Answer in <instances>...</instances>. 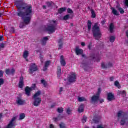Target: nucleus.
<instances>
[{
  "label": "nucleus",
  "instance_id": "nucleus-1",
  "mask_svg": "<svg viewBox=\"0 0 128 128\" xmlns=\"http://www.w3.org/2000/svg\"><path fill=\"white\" fill-rule=\"evenodd\" d=\"M14 4L18 8V16L22 18L25 24H30V14H32V6L22 3V0H15Z\"/></svg>",
  "mask_w": 128,
  "mask_h": 128
},
{
  "label": "nucleus",
  "instance_id": "nucleus-2",
  "mask_svg": "<svg viewBox=\"0 0 128 128\" xmlns=\"http://www.w3.org/2000/svg\"><path fill=\"white\" fill-rule=\"evenodd\" d=\"M92 31L94 36L96 40H98L102 36V34H100V24H98L96 23L94 24L92 28Z\"/></svg>",
  "mask_w": 128,
  "mask_h": 128
},
{
  "label": "nucleus",
  "instance_id": "nucleus-3",
  "mask_svg": "<svg viewBox=\"0 0 128 128\" xmlns=\"http://www.w3.org/2000/svg\"><path fill=\"white\" fill-rule=\"evenodd\" d=\"M40 91H38L33 96V98L34 100L33 104L34 106H38V105L40 104V102H42V98L38 97L40 96Z\"/></svg>",
  "mask_w": 128,
  "mask_h": 128
},
{
  "label": "nucleus",
  "instance_id": "nucleus-4",
  "mask_svg": "<svg viewBox=\"0 0 128 128\" xmlns=\"http://www.w3.org/2000/svg\"><path fill=\"white\" fill-rule=\"evenodd\" d=\"M100 92H102V89L100 88H98V92L96 95H94L91 98V102L92 104H96L98 100V98H100Z\"/></svg>",
  "mask_w": 128,
  "mask_h": 128
},
{
  "label": "nucleus",
  "instance_id": "nucleus-5",
  "mask_svg": "<svg viewBox=\"0 0 128 128\" xmlns=\"http://www.w3.org/2000/svg\"><path fill=\"white\" fill-rule=\"evenodd\" d=\"M56 24V21H52L51 24L46 28V30L48 32V34H52L56 30V27L54 26Z\"/></svg>",
  "mask_w": 128,
  "mask_h": 128
},
{
  "label": "nucleus",
  "instance_id": "nucleus-6",
  "mask_svg": "<svg viewBox=\"0 0 128 128\" xmlns=\"http://www.w3.org/2000/svg\"><path fill=\"white\" fill-rule=\"evenodd\" d=\"M68 80L69 82H76V74L74 72L70 73L68 78Z\"/></svg>",
  "mask_w": 128,
  "mask_h": 128
},
{
  "label": "nucleus",
  "instance_id": "nucleus-7",
  "mask_svg": "<svg viewBox=\"0 0 128 128\" xmlns=\"http://www.w3.org/2000/svg\"><path fill=\"white\" fill-rule=\"evenodd\" d=\"M34 88H36V84H33L31 88L26 86L25 88L26 94V96H30V92H32V90H34Z\"/></svg>",
  "mask_w": 128,
  "mask_h": 128
},
{
  "label": "nucleus",
  "instance_id": "nucleus-8",
  "mask_svg": "<svg viewBox=\"0 0 128 128\" xmlns=\"http://www.w3.org/2000/svg\"><path fill=\"white\" fill-rule=\"evenodd\" d=\"M118 118H122L120 121L121 124H124L126 122V120H124V112L122 111H119L118 113Z\"/></svg>",
  "mask_w": 128,
  "mask_h": 128
},
{
  "label": "nucleus",
  "instance_id": "nucleus-9",
  "mask_svg": "<svg viewBox=\"0 0 128 128\" xmlns=\"http://www.w3.org/2000/svg\"><path fill=\"white\" fill-rule=\"evenodd\" d=\"M38 70V67H36V64H30L29 72L30 74H32L33 72H36Z\"/></svg>",
  "mask_w": 128,
  "mask_h": 128
},
{
  "label": "nucleus",
  "instance_id": "nucleus-10",
  "mask_svg": "<svg viewBox=\"0 0 128 128\" xmlns=\"http://www.w3.org/2000/svg\"><path fill=\"white\" fill-rule=\"evenodd\" d=\"M107 100H109V102L114 100V94H112V93H108L107 94Z\"/></svg>",
  "mask_w": 128,
  "mask_h": 128
},
{
  "label": "nucleus",
  "instance_id": "nucleus-11",
  "mask_svg": "<svg viewBox=\"0 0 128 128\" xmlns=\"http://www.w3.org/2000/svg\"><path fill=\"white\" fill-rule=\"evenodd\" d=\"M18 86L20 88H24V77L22 76L20 77Z\"/></svg>",
  "mask_w": 128,
  "mask_h": 128
},
{
  "label": "nucleus",
  "instance_id": "nucleus-12",
  "mask_svg": "<svg viewBox=\"0 0 128 128\" xmlns=\"http://www.w3.org/2000/svg\"><path fill=\"white\" fill-rule=\"evenodd\" d=\"M76 52L77 56H78L80 54H82L83 50H82L80 49L78 47H76Z\"/></svg>",
  "mask_w": 128,
  "mask_h": 128
},
{
  "label": "nucleus",
  "instance_id": "nucleus-13",
  "mask_svg": "<svg viewBox=\"0 0 128 128\" xmlns=\"http://www.w3.org/2000/svg\"><path fill=\"white\" fill-rule=\"evenodd\" d=\"M30 54V52L28 50H25L23 52V58H25L26 60H28V54Z\"/></svg>",
  "mask_w": 128,
  "mask_h": 128
},
{
  "label": "nucleus",
  "instance_id": "nucleus-14",
  "mask_svg": "<svg viewBox=\"0 0 128 128\" xmlns=\"http://www.w3.org/2000/svg\"><path fill=\"white\" fill-rule=\"evenodd\" d=\"M60 62L61 66H66V62L64 61V56H60Z\"/></svg>",
  "mask_w": 128,
  "mask_h": 128
},
{
  "label": "nucleus",
  "instance_id": "nucleus-15",
  "mask_svg": "<svg viewBox=\"0 0 128 128\" xmlns=\"http://www.w3.org/2000/svg\"><path fill=\"white\" fill-rule=\"evenodd\" d=\"M16 102L18 104H24V101L20 98H17Z\"/></svg>",
  "mask_w": 128,
  "mask_h": 128
},
{
  "label": "nucleus",
  "instance_id": "nucleus-16",
  "mask_svg": "<svg viewBox=\"0 0 128 128\" xmlns=\"http://www.w3.org/2000/svg\"><path fill=\"white\" fill-rule=\"evenodd\" d=\"M50 61H46L45 62L44 66L43 68V70H46V69L48 68V66H50Z\"/></svg>",
  "mask_w": 128,
  "mask_h": 128
},
{
  "label": "nucleus",
  "instance_id": "nucleus-17",
  "mask_svg": "<svg viewBox=\"0 0 128 128\" xmlns=\"http://www.w3.org/2000/svg\"><path fill=\"white\" fill-rule=\"evenodd\" d=\"M62 74V69L60 67L58 66L57 68V76L60 77V74Z\"/></svg>",
  "mask_w": 128,
  "mask_h": 128
},
{
  "label": "nucleus",
  "instance_id": "nucleus-18",
  "mask_svg": "<svg viewBox=\"0 0 128 128\" xmlns=\"http://www.w3.org/2000/svg\"><path fill=\"white\" fill-rule=\"evenodd\" d=\"M117 94L120 95L121 94L122 96H126V91L124 90H118Z\"/></svg>",
  "mask_w": 128,
  "mask_h": 128
},
{
  "label": "nucleus",
  "instance_id": "nucleus-19",
  "mask_svg": "<svg viewBox=\"0 0 128 128\" xmlns=\"http://www.w3.org/2000/svg\"><path fill=\"white\" fill-rule=\"evenodd\" d=\"M62 116L61 115H60L58 118H53V120H54V122H58V120H62Z\"/></svg>",
  "mask_w": 128,
  "mask_h": 128
},
{
  "label": "nucleus",
  "instance_id": "nucleus-20",
  "mask_svg": "<svg viewBox=\"0 0 128 128\" xmlns=\"http://www.w3.org/2000/svg\"><path fill=\"white\" fill-rule=\"evenodd\" d=\"M48 40V37H44L42 38V44H46V41Z\"/></svg>",
  "mask_w": 128,
  "mask_h": 128
},
{
  "label": "nucleus",
  "instance_id": "nucleus-21",
  "mask_svg": "<svg viewBox=\"0 0 128 128\" xmlns=\"http://www.w3.org/2000/svg\"><path fill=\"white\" fill-rule=\"evenodd\" d=\"M58 50H61L62 48V40H60L58 41Z\"/></svg>",
  "mask_w": 128,
  "mask_h": 128
},
{
  "label": "nucleus",
  "instance_id": "nucleus-22",
  "mask_svg": "<svg viewBox=\"0 0 128 128\" xmlns=\"http://www.w3.org/2000/svg\"><path fill=\"white\" fill-rule=\"evenodd\" d=\"M88 30H90V28H92V22L90 20H88Z\"/></svg>",
  "mask_w": 128,
  "mask_h": 128
},
{
  "label": "nucleus",
  "instance_id": "nucleus-23",
  "mask_svg": "<svg viewBox=\"0 0 128 128\" xmlns=\"http://www.w3.org/2000/svg\"><path fill=\"white\" fill-rule=\"evenodd\" d=\"M78 102H86V99L84 98V97H78Z\"/></svg>",
  "mask_w": 128,
  "mask_h": 128
},
{
  "label": "nucleus",
  "instance_id": "nucleus-24",
  "mask_svg": "<svg viewBox=\"0 0 128 128\" xmlns=\"http://www.w3.org/2000/svg\"><path fill=\"white\" fill-rule=\"evenodd\" d=\"M78 112H84V105H81L78 109Z\"/></svg>",
  "mask_w": 128,
  "mask_h": 128
},
{
  "label": "nucleus",
  "instance_id": "nucleus-25",
  "mask_svg": "<svg viewBox=\"0 0 128 128\" xmlns=\"http://www.w3.org/2000/svg\"><path fill=\"white\" fill-rule=\"evenodd\" d=\"M66 11V8H60L58 10V14H62V12H64Z\"/></svg>",
  "mask_w": 128,
  "mask_h": 128
},
{
  "label": "nucleus",
  "instance_id": "nucleus-26",
  "mask_svg": "<svg viewBox=\"0 0 128 128\" xmlns=\"http://www.w3.org/2000/svg\"><path fill=\"white\" fill-rule=\"evenodd\" d=\"M24 118H26V115L22 113L20 114V118H19V120H24Z\"/></svg>",
  "mask_w": 128,
  "mask_h": 128
},
{
  "label": "nucleus",
  "instance_id": "nucleus-27",
  "mask_svg": "<svg viewBox=\"0 0 128 128\" xmlns=\"http://www.w3.org/2000/svg\"><path fill=\"white\" fill-rule=\"evenodd\" d=\"M112 12L114 14H115L116 16H118V11H116V9H114V8H112Z\"/></svg>",
  "mask_w": 128,
  "mask_h": 128
},
{
  "label": "nucleus",
  "instance_id": "nucleus-28",
  "mask_svg": "<svg viewBox=\"0 0 128 128\" xmlns=\"http://www.w3.org/2000/svg\"><path fill=\"white\" fill-rule=\"evenodd\" d=\"M90 12L92 14V18H96V13L94 12V11L93 10H91Z\"/></svg>",
  "mask_w": 128,
  "mask_h": 128
},
{
  "label": "nucleus",
  "instance_id": "nucleus-29",
  "mask_svg": "<svg viewBox=\"0 0 128 128\" xmlns=\"http://www.w3.org/2000/svg\"><path fill=\"white\" fill-rule=\"evenodd\" d=\"M114 86H116L118 88H120V82H118V81H115Z\"/></svg>",
  "mask_w": 128,
  "mask_h": 128
},
{
  "label": "nucleus",
  "instance_id": "nucleus-30",
  "mask_svg": "<svg viewBox=\"0 0 128 128\" xmlns=\"http://www.w3.org/2000/svg\"><path fill=\"white\" fill-rule=\"evenodd\" d=\"M112 30H114V24L112 23L110 26V32H112Z\"/></svg>",
  "mask_w": 128,
  "mask_h": 128
},
{
  "label": "nucleus",
  "instance_id": "nucleus-31",
  "mask_svg": "<svg viewBox=\"0 0 128 128\" xmlns=\"http://www.w3.org/2000/svg\"><path fill=\"white\" fill-rule=\"evenodd\" d=\"M72 110L70 108H68L66 110V113L68 114H72Z\"/></svg>",
  "mask_w": 128,
  "mask_h": 128
},
{
  "label": "nucleus",
  "instance_id": "nucleus-32",
  "mask_svg": "<svg viewBox=\"0 0 128 128\" xmlns=\"http://www.w3.org/2000/svg\"><path fill=\"white\" fill-rule=\"evenodd\" d=\"M114 40H116V38L114 36H110V40L111 42H114Z\"/></svg>",
  "mask_w": 128,
  "mask_h": 128
},
{
  "label": "nucleus",
  "instance_id": "nucleus-33",
  "mask_svg": "<svg viewBox=\"0 0 128 128\" xmlns=\"http://www.w3.org/2000/svg\"><path fill=\"white\" fill-rule=\"evenodd\" d=\"M59 126L60 128H66V124H64V123H60L59 124Z\"/></svg>",
  "mask_w": 128,
  "mask_h": 128
},
{
  "label": "nucleus",
  "instance_id": "nucleus-34",
  "mask_svg": "<svg viewBox=\"0 0 128 128\" xmlns=\"http://www.w3.org/2000/svg\"><path fill=\"white\" fill-rule=\"evenodd\" d=\"M46 6H54V3L52 2H47Z\"/></svg>",
  "mask_w": 128,
  "mask_h": 128
},
{
  "label": "nucleus",
  "instance_id": "nucleus-35",
  "mask_svg": "<svg viewBox=\"0 0 128 128\" xmlns=\"http://www.w3.org/2000/svg\"><path fill=\"white\" fill-rule=\"evenodd\" d=\"M41 83L42 84V85L44 86H46V80H42Z\"/></svg>",
  "mask_w": 128,
  "mask_h": 128
},
{
  "label": "nucleus",
  "instance_id": "nucleus-36",
  "mask_svg": "<svg viewBox=\"0 0 128 128\" xmlns=\"http://www.w3.org/2000/svg\"><path fill=\"white\" fill-rule=\"evenodd\" d=\"M69 18H70V15L67 14L64 17L63 20H68Z\"/></svg>",
  "mask_w": 128,
  "mask_h": 128
},
{
  "label": "nucleus",
  "instance_id": "nucleus-37",
  "mask_svg": "<svg viewBox=\"0 0 128 128\" xmlns=\"http://www.w3.org/2000/svg\"><path fill=\"white\" fill-rule=\"evenodd\" d=\"M102 68H108V65L104 63H102Z\"/></svg>",
  "mask_w": 128,
  "mask_h": 128
},
{
  "label": "nucleus",
  "instance_id": "nucleus-38",
  "mask_svg": "<svg viewBox=\"0 0 128 128\" xmlns=\"http://www.w3.org/2000/svg\"><path fill=\"white\" fill-rule=\"evenodd\" d=\"M58 112H64V108H58Z\"/></svg>",
  "mask_w": 128,
  "mask_h": 128
},
{
  "label": "nucleus",
  "instance_id": "nucleus-39",
  "mask_svg": "<svg viewBox=\"0 0 128 128\" xmlns=\"http://www.w3.org/2000/svg\"><path fill=\"white\" fill-rule=\"evenodd\" d=\"M6 74H10V70L6 69Z\"/></svg>",
  "mask_w": 128,
  "mask_h": 128
},
{
  "label": "nucleus",
  "instance_id": "nucleus-40",
  "mask_svg": "<svg viewBox=\"0 0 128 128\" xmlns=\"http://www.w3.org/2000/svg\"><path fill=\"white\" fill-rule=\"evenodd\" d=\"M14 72H16V70L14 68H12L10 70V74H14Z\"/></svg>",
  "mask_w": 128,
  "mask_h": 128
},
{
  "label": "nucleus",
  "instance_id": "nucleus-41",
  "mask_svg": "<svg viewBox=\"0 0 128 128\" xmlns=\"http://www.w3.org/2000/svg\"><path fill=\"white\" fill-rule=\"evenodd\" d=\"M118 10L120 12V14H124V11L122 8H118Z\"/></svg>",
  "mask_w": 128,
  "mask_h": 128
},
{
  "label": "nucleus",
  "instance_id": "nucleus-42",
  "mask_svg": "<svg viewBox=\"0 0 128 128\" xmlns=\"http://www.w3.org/2000/svg\"><path fill=\"white\" fill-rule=\"evenodd\" d=\"M86 122V116H84L82 118V122Z\"/></svg>",
  "mask_w": 128,
  "mask_h": 128
},
{
  "label": "nucleus",
  "instance_id": "nucleus-43",
  "mask_svg": "<svg viewBox=\"0 0 128 128\" xmlns=\"http://www.w3.org/2000/svg\"><path fill=\"white\" fill-rule=\"evenodd\" d=\"M4 48V44H0V50H2Z\"/></svg>",
  "mask_w": 128,
  "mask_h": 128
},
{
  "label": "nucleus",
  "instance_id": "nucleus-44",
  "mask_svg": "<svg viewBox=\"0 0 128 128\" xmlns=\"http://www.w3.org/2000/svg\"><path fill=\"white\" fill-rule=\"evenodd\" d=\"M67 12L68 14H72V10L70 8H68Z\"/></svg>",
  "mask_w": 128,
  "mask_h": 128
},
{
  "label": "nucleus",
  "instance_id": "nucleus-45",
  "mask_svg": "<svg viewBox=\"0 0 128 128\" xmlns=\"http://www.w3.org/2000/svg\"><path fill=\"white\" fill-rule=\"evenodd\" d=\"M93 122H94L95 124H96V122H98V118H96L95 120H93Z\"/></svg>",
  "mask_w": 128,
  "mask_h": 128
},
{
  "label": "nucleus",
  "instance_id": "nucleus-46",
  "mask_svg": "<svg viewBox=\"0 0 128 128\" xmlns=\"http://www.w3.org/2000/svg\"><path fill=\"white\" fill-rule=\"evenodd\" d=\"M99 101H100V104H102V102H104V99L100 98L99 100Z\"/></svg>",
  "mask_w": 128,
  "mask_h": 128
},
{
  "label": "nucleus",
  "instance_id": "nucleus-47",
  "mask_svg": "<svg viewBox=\"0 0 128 128\" xmlns=\"http://www.w3.org/2000/svg\"><path fill=\"white\" fill-rule=\"evenodd\" d=\"M4 84V80L0 79V86H2Z\"/></svg>",
  "mask_w": 128,
  "mask_h": 128
},
{
  "label": "nucleus",
  "instance_id": "nucleus-48",
  "mask_svg": "<svg viewBox=\"0 0 128 128\" xmlns=\"http://www.w3.org/2000/svg\"><path fill=\"white\" fill-rule=\"evenodd\" d=\"M4 74V72L2 70L0 71V78L2 76V75Z\"/></svg>",
  "mask_w": 128,
  "mask_h": 128
},
{
  "label": "nucleus",
  "instance_id": "nucleus-49",
  "mask_svg": "<svg viewBox=\"0 0 128 128\" xmlns=\"http://www.w3.org/2000/svg\"><path fill=\"white\" fill-rule=\"evenodd\" d=\"M50 128H54V124H50Z\"/></svg>",
  "mask_w": 128,
  "mask_h": 128
},
{
  "label": "nucleus",
  "instance_id": "nucleus-50",
  "mask_svg": "<svg viewBox=\"0 0 128 128\" xmlns=\"http://www.w3.org/2000/svg\"><path fill=\"white\" fill-rule=\"evenodd\" d=\"M110 82H113L114 80V78L110 77Z\"/></svg>",
  "mask_w": 128,
  "mask_h": 128
},
{
  "label": "nucleus",
  "instance_id": "nucleus-51",
  "mask_svg": "<svg viewBox=\"0 0 128 128\" xmlns=\"http://www.w3.org/2000/svg\"><path fill=\"white\" fill-rule=\"evenodd\" d=\"M64 90V88H60L59 92H62V90Z\"/></svg>",
  "mask_w": 128,
  "mask_h": 128
},
{
  "label": "nucleus",
  "instance_id": "nucleus-52",
  "mask_svg": "<svg viewBox=\"0 0 128 128\" xmlns=\"http://www.w3.org/2000/svg\"><path fill=\"white\" fill-rule=\"evenodd\" d=\"M125 4L126 6H128V0H125Z\"/></svg>",
  "mask_w": 128,
  "mask_h": 128
},
{
  "label": "nucleus",
  "instance_id": "nucleus-53",
  "mask_svg": "<svg viewBox=\"0 0 128 128\" xmlns=\"http://www.w3.org/2000/svg\"><path fill=\"white\" fill-rule=\"evenodd\" d=\"M81 46H86V44L84 42H82L81 43Z\"/></svg>",
  "mask_w": 128,
  "mask_h": 128
},
{
  "label": "nucleus",
  "instance_id": "nucleus-54",
  "mask_svg": "<svg viewBox=\"0 0 128 128\" xmlns=\"http://www.w3.org/2000/svg\"><path fill=\"white\" fill-rule=\"evenodd\" d=\"M0 40H4V37L2 36H0Z\"/></svg>",
  "mask_w": 128,
  "mask_h": 128
},
{
  "label": "nucleus",
  "instance_id": "nucleus-55",
  "mask_svg": "<svg viewBox=\"0 0 128 128\" xmlns=\"http://www.w3.org/2000/svg\"><path fill=\"white\" fill-rule=\"evenodd\" d=\"M126 36L127 38H128V30H127L126 32Z\"/></svg>",
  "mask_w": 128,
  "mask_h": 128
},
{
  "label": "nucleus",
  "instance_id": "nucleus-56",
  "mask_svg": "<svg viewBox=\"0 0 128 128\" xmlns=\"http://www.w3.org/2000/svg\"><path fill=\"white\" fill-rule=\"evenodd\" d=\"M43 8H44V10H46V6H43Z\"/></svg>",
  "mask_w": 128,
  "mask_h": 128
},
{
  "label": "nucleus",
  "instance_id": "nucleus-57",
  "mask_svg": "<svg viewBox=\"0 0 128 128\" xmlns=\"http://www.w3.org/2000/svg\"><path fill=\"white\" fill-rule=\"evenodd\" d=\"M2 114H0V118H2Z\"/></svg>",
  "mask_w": 128,
  "mask_h": 128
},
{
  "label": "nucleus",
  "instance_id": "nucleus-58",
  "mask_svg": "<svg viewBox=\"0 0 128 128\" xmlns=\"http://www.w3.org/2000/svg\"><path fill=\"white\" fill-rule=\"evenodd\" d=\"M88 48H90V45H89V46H88Z\"/></svg>",
  "mask_w": 128,
  "mask_h": 128
},
{
  "label": "nucleus",
  "instance_id": "nucleus-59",
  "mask_svg": "<svg viewBox=\"0 0 128 128\" xmlns=\"http://www.w3.org/2000/svg\"><path fill=\"white\" fill-rule=\"evenodd\" d=\"M84 128H88V127L86 126V127H84Z\"/></svg>",
  "mask_w": 128,
  "mask_h": 128
},
{
  "label": "nucleus",
  "instance_id": "nucleus-60",
  "mask_svg": "<svg viewBox=\"0 0 128 128\" xmlns=\"http://www.w3.org/2000/svg\"><path fill=\"white\" fill-rule=\"evenodd\" d=\"M82 56H84V54H82Z\"/></svg>",
  "mask_w": 128,
  "mask_h": 128
},
{
  "label": "nucleus",
  "instance_id": "nucleus-61",
  "mask_svg": "<svg viewBox=\"0 0 128 128\" xmlns=\"http://www.w3.org/2000/svg\"><path fill=\"white\" fill-rule=\"evenodd\" d=\"M1 102H2V100H0V104H1Z\"/></svg>",
  "mask_w": 128,
  "mask_h": 128
},
{
  "label": "nucleus",
  "instance_id": "nucleus-62",
  "mask_svg": "<svg viewBox=\"0 0 128 128\" xmlns=\"http://www.w3.org/2000/svg\"><path fill=\"white\" fill-rule=\"evenodd\" d=\"M104 22H102V24H104Z\"/></svg>",
  "mask_w": 128,
  "mask_h": 128
}]
</instances>
